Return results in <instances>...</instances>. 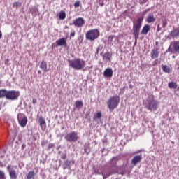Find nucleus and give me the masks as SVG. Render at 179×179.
I'll list each match as a JSON object with an SVG mask.
<instances>
[{
    "instance_id": "9d476101",
    "label": "nucleus",
    "mask_w": 179,
    "mask_h": 179,
    "mask_svg": "<svg viewBox=\"0 0 179 179\" xmlns=\"http://www.w3.org/2000/svg\"><path fill=\"white\" fill-rule=\"evenodd\" d=\"M73 24L76 27H82L85 24V19L78 17L73 21Z\"/></svg>"
},
{
    "instance_id": "49530a36",
    "label": "nucleus",
    "mask_w": 179,
    "mask_h": 179,
    "mask_svg": "<svg viewBox=\"0 0 179 179\" xmlns=\"http://www.w3.org/2000/svg\"><path fill=\"white\" fill-rule=\"evenodd\" d=\"M159 44V42H156V45H157Z\"/></svg>"
},
{
    "instance_id": "412c9836",
    "label": "nucleus",
    "mask_w": 179,
    "mask_h": 179,
    "mask_svg": "<svg viewBox=\"0 0 179 179\" xmlns=\"http://www.w3.org/2000/svg\"><path fill=\"white\" fill-rule=\"evenodd\" d=\"M168 86L170 89H177V83L176 82H170L168 83Z\"/></svg>"
},
{
    "instance_id": "37998d69",
    "label": "nucleus",
    "mask_w": 179,
    "mask_h": 179,
    "mask_svg": "<svg viewBox=\"0 0 179 179\" xmlns=\"http://www.w3.org/2000/svg\"><path fill=\"white\" fill-rule=\"evenodd\" d=\"M38 73H41V71L38 70Z\"/></svg>"
},
{
    "instance_id": "4c0bfd02",
    "label": "nucleus",
    "mask_w": 179,
    "mask_h": 179,
    "mask_svg": "<svg viewBox=\"0 0 179 179\" xmlns=\"http://www.w3.org/2000/svg\"><path fill=\"white\" fill-rule=\"evenodd\" d=\"M7 170L8 171V173H10V171H12V170H13V169H10V165H8V166H7Z\"/></svg>"
},
{
    "instance_id": "f704fd0d",
    "label": "nucleus",
    "mask_w": 179,
    "mask_h": 179,
    "mask_svg": "<svg viewBox=\"0 0 179 179\" xmlns=\"http://www.w3.org/2000/svg\"><path fill=\"white\" fill-rule=\"evenodd\" d=\"M103 179H106V178H107V177H110V176H111V174L110 173H109V174H108V175H106V176H105L103 173Z\"/></svg>"
},
{
    "instance_id": "6ab92c4d",
    "label": "nucleus",
    "mask_w": 179,
    "mask_h": 179,
    "mask_svg": "<svg viewBox=\"0 0 179 179\" xmlns=\"http://www.w3.org/2000/svg\"><path fill=\"white\" fill-rule=\"evenodd\" d=\"M9 176L10 179H17V174L15 170L10 171Z\"/></svg>"
},
{
    "instance_id": "423d86ee",
    "label": "nucleus",
    "mask_w": 179,
    "mask_h": 179,
    "mask_svg": "<svg viewBox=\"0 0 179 179\" xmlns=\"http://www.w3.org/2000/svg\"><path fill=\"white\" fill-rule=\"evenodd\" d=\"M64 139L67 142H76L78 141V139H79V136H78V133H76L75 131H72V132L67 134L65 136Z\"/></svg>"
},
{
    "instance_id": "6e6552de",
    "label": "nucleus",
    "mask_w": 179,
    "mask_h": 179,
    "mask_svg": "<svg viewBox=\"0 0 179 179\" xmlns=\"http://www.w3.org/2000/svg\"><path fill=\"white\" fill-rule=\"evenodd\" d=\"M171 52H179V41H174L171 43L170 47L168 49Z\"/></svg>"
},
{
    "instance_id": "4be33fe9",
    "label": "nucleus",
    "mask_w": 179,
    "mask_h": 179,
    "mask_svg": "<svg viewBox=\"0 0 179 179\" xmlns=\"http://www.w3.org/2000/svg\"><path fill=\"white\" fill-rule=\"evenodd\" d=\"M36 176L34 171H31L27 174V179H32Z\"/></svg>"
},
{
    "instance_id": "20e7f679",
    "label": "nucleus",
    "mask_w": 179,
    "mask_h": 179,
    "mask_svg": "<svg viewBox=\"0 0 179 179\" xmlns=\"http://www.w3.org/2000/svg\"><path fill=\"white\" fill-rule=\"evenodd\" d=\"M99 37H100V31L98 29H90L85 34L86 40H89L90 41H94Z\"/></svg>"
},
{
    "instance_id": "a211bd4d",
    "label": "nucleus",
    "mask_w": 179,
    "mask_h": 179,
    "mask_svg": "<svg viewBox=\"0 0 179 179\" xmlns=\"http://www.w3.org/2000/svg\"><path fill=\"white\" fill-rule=\"evenodd\" d=\"M150 30V26H149V24H146L143 27V29L141 31V34H148Z\"/></svg>"
},
{
    "instance_id": "4468645a",
    "label": "nucleus",
    "mask_w": 179,
    "mask_h": 179,
    "mask_svg": "<svg viewBox=\"0 0 179 179\" xmlns=\"http://www.w3.org/2000/svg\"><path fill=\"white\" fill-rule=\"evenodd\" d=\"M170 36L172 37V38H178V37H179V27L173 29L170 32Z\"/></svg>"
},
{
    "instance_id": "1a4fd4ad",
    "label": "nucleus",
    "mask_w": 179,
    "mask_h": 179,
    "mask_svg": "<svg viewBox=\"0 0 179 179\" xmlns=\"http://www.w3.org/2000/svg\"><path fill=\"white\" fill-rule=\"evenodd\" d=\"M157 101L155 100H152L148 103V106H147V109L150 111H152V110H157Z\"/></svg>"
},
{
    "instance_id": "7ed1b4c3",
    "label": "nucleus",
    "mask_w": 179,
    "mask_h": 179,
    "mask_svg": "<svg viewBox=\"0 0 179 179\" xmlns=\"http://www.w3.org/2000/svg\"><path fill=\"white\" fill-rule=\"evenodd\" d=\"M120 104V96L117 95L111 96L107 101V106L110 111H113L115 110L118 105Z\"/></svg>"
},
{
    "instance_id": "473e14b6",
    "label": "nucleus",
    "mask_w": 179,
    "mask_h": 179,
    "mask_svg": "<svg viewBox=\"0 0 179 179\" xmlns=\"http://www.w3.org/2000/svg\"><path fill=\"white\" fill-rule=\"evenodd\" d=\"M101 50H103V48L101 46H99L96 49V54H99Z\"/></svg>"
},
{
    "instance_id": "a878e982",
    "label": "nucleus",
    "mask_w": 179,
    "mask_h": 179,
    "mask_svg": "<svg viewBox=\"0 0 179 179\" xmlns=\"http://www.w3.org/2000/svg\"><path fill=\"white\" fill-rule=\"evenodd\" d=\"M162 70L166 73H170V67L167 65H162Z\"/></svg>"
},
{
    "instance_id": "e433bc0d",
    "label": "nucleus",
    "mask_w": 179,
    "mask_h": 179,
    "mask_svg": "<svg viewBox=\"0 0 179 179\" xmlns=\"http://www.w3.org/2000/svg\"><path fill=\"white\" fill-rule=\"evenodd\" d=\"M75 34H76L75 31H73L71 32L70 36H71V37H73L75 36Z\"/></svg>"
},
{
    "instance_id": "c9c22d12",
    "label": "nucleus",
    "mask_w": 179,
    "mask_h": 179,
    "mask_svg": "<svg viewBox=\"0 0 179 179\" xmlns=\"http://www.w3.org/2000/svg\"><path fill=\"white\" fill-rule=\"evenodd\" d=\"M162 30V27H160V24H158L157 27V31H160Z\"/></svg>"
},
{
    "instance_id": "aec40b11",
    "label": "nucleus",
    "mask_w": 179,
    "mask_h": 179,
    "mask_svg": "<svg viewBox=\"0 0 179 179\" xmlns=\"http://www.w3.org/2000/svg\"><path fill=\"white\" fill-rule=\"evenodd\" d=\"M155 21L156 18H155V15H149L146 19L147 23H155Z\"/></svg>"
},
{
    "instance_id": "dca6fc26",
    "label": "nucleus",
    "mask_w": 179,
    "mask_h": 179,
    "mask_svg": "<svg viewBox=\"0 0 179 179\" xmlns=\"http://www.w3.org/2000/svg\"><path fill=\"white\" fill-rule=\"evenodd\" d=\"M39 66L43 72H48V66H47V62H45V60H42Z\"/></svg>"
},
{
    "instance_id": "39448f33",
    "label": "nucleus",
    "mask_w": 179,
    "mask_h": 179,
    "mask_svg": "<svg viewBox=\"0 0 179 179\" xmlns=\"http://www.w3.org/2000/svg\"><path fill=\"white\" fill-rule=\"evenodd\" d=\"M143 22V17H138L136 20V24L133 25V34L136 40H137L138 37H139V31L141 30V27H142Z\"/></svg>"
},
{
    "instance_id": "9b49d317",
    "label": "nucleus",
    "mask_w": 179,
    "mask_h": 179,
    "mask_svg": "<svg viewBox=\"0 0 179 179\" xmlns=\"http://www.w3.org/2000/svg\"><path fill=\"white\" fill-rule=\"evenodd\" d=\"M39 125L42 131H45V128H47V123L45 122V119H44L43 116L39 117Z\"/></svg>"
},
{
    "instance_id": "79ce46f5",
    "label": "nucleus",
    "mask_w": 179,
    "mask_h": 179,
    "mask_svg": "<svg viewBox=\"0 0 179 179\" xmlns=\"http://www.w3.org/2000/svg\"><path fill=\"white\" fill-rule=\"evenodd\" d=\"M2 38V31H0V40Z\"/></svg>"
},
{
    "instance_id": "5701e85b",
    "label": "nucleus",
    "mask_w": 179,
    "mask_h": 179,
    "mask_svg": "<svg viewBox=\"0 0 179 179\" xmlns=\"http://www.w3.org/2000/svg\"><path fill=\"white\" fill-rule=\"evenodd\" d=\"M59 17L61 20H64L66 17V13L65 11H60L59 13Z\"/></svg>"
},
{
    "instance_id": "393cba45",
    "label": "nucleus",
    "mask_w": 179,
    "mask_h": 179,
    "mask_svg": "<svg viewBox=\"0 0 179 179\" xmlns=\"http://www.w3.org/2000/svg\"><path fill=\"white\" fill-rule=\"evenodd\" d=\"M113 57V55H111L110 52H106L103 57L106 61H111V58Z\"/></svg>"
},
{
    "instance_id": "c03bdc74",
    "label": "nucleus",
    "mask_w": 179,
    "mask_h": 179,
    "mask_svg": "<svg viewBox=\"0 0 179 179\" xmlns=\"http://www.w3.org/2000/svg\"><path fill=\"white\" fill-rule=\"evenodd\" d=\"M8 64V59L5 62V64Z\"/></svg>"
},
{
    "instance_id": "c756f323",
    "label": "nucleus",
    "mask_w": 179,
    "mask_h": 179,
    "mask_svg": "<svg viewBox=\"0 0 179 179\" xmlns=\"http://www.w3.org/2000/svg\"><path fill=\"white\" fill-rule=\"evenodd\" d=\"M0 179H6V176H5V172L2 170H0Z\"/></svg>"
},
{
    "instance_id": "7c9ffc66",
    "label": "nucleus",
    "mask_w": 179,
    "mask_h": 179,
    "mask_svg": "<svg viewBox=\"0 0 179 179\" xmlns=\"http://www.w3.org/2000/svg\"><path fill=\"white\" fill-rule=\"evenodd\" d=\"M101 112H98L94 118H97L98 120H100V118H101Z\"/></svg>"
},
{
    "instance_id": "cd10ccee",
    "label": "nucleus",
    "mask_w": 179,
    "mask_h": 179,
    "mask_svg": "<svg viewBox=\"0 0 179 179\" xmlns=\"http://www.w3.org/2000/svg\"><path fill=\"white\" fill-rule=\"evenodd\" d=\"M162 27H163V29H165V27H167V24H168V23H167V19L163 18V19L162 20Z\"/></svg>"
},
{
    "instance_id": "2f4dec72",
    "label": "nucleus",
    "mask_w": 179,
    "mask_h": 179,
    "mask_svg": "<svg viewBox=\"0 0 179 179\" xmlns=\"http://www.w3.org/2000/svg\"><path fill=\"white\" fill-rule=\"evenodd\" d=\"M75 8H79L80 6V1H76L74 3Z\"/></svg>"
},
{
    "instance_id": "f3484780",
    "label": "nucleus",
    "mask_w": 179,
    "mask_h": 179,
    "mask_svg": "<svg viewBox=\"0 0 179 179\" xmlns=\"http://www.w3.org/2000/svg\"><path fill=\"white\" fill-rule=\"evenodd\" d=\"M151 58L153 59L159 57V50L157 49H152L150 52Z\"/></svg>"
},
{
    "instance_id": "58836bf2",
    "label": "nucleus",
    "mask_w": 179,
    "mask_h": 179,
    "mask_svg": "<svg viewBox=\"0 0 179 179\" xmlns=\"http://www.w3.org/2000/svg\"><path fill=\"white\" fill-rule=\"evenodd\" d=\"M32 103H33V104H36V103H37V99H32Z\"/></svg>"
},
{
    "instance_id": "ddd939ff",
    "label": "nucleus",
    "mask_w": 179,
    "mask_h": 179,
    "mask_svg": "<svg viewBox=\"0 0 179 179\" xmlns=\"http://www.w3.org/2000/svg\"><path fill=\"white\" fill-rule=\"evenodd\" d=\"M113 69L107 68L103 71V76L105 78H112L113 77Z\"/></svg>"
},
{
    "instance_id": "ea45409f",
    "label": "nucleus",
    "mask_w": 179,
    "mask_h": 179,
    "mask_svg": "<svg viewBox=\"0 0 179 179\" xmlns=\"http://www.w3.org/2000/svg\"><path fill=\"white\" fill-rule=\"evenodd\" d=\"M96 174H99L101 176H103V172H99V171H95Z\"/></svg>"
},
{
    "instance_id": "2eb2a0df",
    "label": "nucleus",
    "mask_w": 179,
    "mask_h": 179,
    "mask_svg": "<svg viewBox=\"0 0 179 179\" xmlns=\"http://www.w3.org/2000/svg\"><path fill=\"white\" fill-rule=\"evenodd\" d=\"M141 160H142V155H136L132 159L131 164H134V166H136L137 163H141Z\"/></svg>"
},
{
    "instance_id": "bb28decb",
    "label": "nucleus",
    "mask_w": 179,
    "mask_h": 179,
    "mask_svg": "<svg viewBox=\"0 0 179 179\" xmlns=\"http://www.w3.org/2000/svg\"><path fill=\"white\" fill-rule=\"evenodd\" d=\"M115 38V35H110L108 38V44H113V40Z\"/></svg>"
},
{
    "instance_id": "f257e3e1",
    "label": "nucleus",
    "mask_w": 179,
    "mask_h": 179,
    "mask_svg": "<svg viewBox=\"0 0 179 179\" xmlns=\"http://www.w3.org/2000/svg\"><path fill=\"white\" fill-rule=\"evenodd\" d=\"M20 96V92L16 90H0V98L6 97L7 100H17Z\"/></svg>"
},
{
    "instance_id": "72a5a7b5",
    "label": "nucleus",
    "mask_w": 179,
    "mask_h": 179,
    "mask_svg": "<svg viewBox=\"0 0 179 179\" xmlns=\"http://www.w3.org/2000/svg\"><path fill=\"white\" fill-rule=\"evenodd\" d=\"M61 159H62L63 160H65V159H66V154H63L61 157Z\"/></svg>"
},
{
    "instance_id": "0eeeda50",
    "label": "nucleus",
    "mask_w": 179,
    "mask_h": 179,
    "mask_svg": "<svg viewBox=\"0 0 179 179\" xmlns=\"http://www.w3.org/2000/svg\"><path fill=\"white\" fill-rule=\"evenodd\" d=\"M18 122L22 128H24L27 125V117L24 113H18L17 115Z\"/></svg>"
},
{
    "instance_id": "f8f14e48",
    "label": "nucleus",
    "mask_w": 179,
    "mask_h": 179,
    "mask_svg": "<svg viewBox=\"0 0 179 179\" xmlns=\"http://www.w3.org/2000/svg\"><path fill=\"white\" fill-rule=\"evenodd\" d=\"M56 47H67L68 44L66 43V39L65 38H60L56 41Z\"/></svg>"
},
{
    "instance_id": "f03ea898",
    "label": "nucleus",
    "mask_w": 179,
    "mask_h": 179,
    "mask_svg": "<svg viewBox=\"0 0 179 179\" xmlns=\"http://www.w3.org/2000/svg\"><path fill=\"white\" fill-rule=\"evenodd\" d=\"M69 66L76 71H82L86 66V62L80 58L74 59L69 61Z\"/></svg>"
},
{
    "instance_id": "b1692460",
    "label": "nucleus",
    "mask_w": 179,
    "mask_h": 179,
    "mask_svg": "<svg viewBox=\"0 0 179 179\" xmlns=\"http://www.w3.org/2000/svg\"><path fill=\"white\" fill-rule=\"evenodd\" d=\"M75 107L76 108H81V107H83V102H82V101H76L75 103Z\"/></svg>"
},
{
    "instance_id": "a19ab883",
    "label": "nucleus",
    "mask_w": 179,
    "mask_h": 179,
    "mask_svg": "<svg viewBox=\"0 0 179 179\" xmlns=\"http://www.w3.org/2000/svg\"><path fill=\"white\" fill-rule=\"evenodd\" d=\"M24 148H26V144H22V149L23 150V149H24Z\"/></svg>"
},
{
    "instance_id": "a18cd8bd",
    "label": "nucleus",
    "mask_w": 179,
    "mask_h": 179,
    "mask_svg": "<svg viewBox=\"0 0 179 179\" xmlns=\"http://www.w3.org/2000/svg\"><path fill=\"white\" fill-rule=\"evenodd\" d=\"M8 64V59L5 62V64Z\"/></svg>"
},
{
    "instance_id": "c85d7f7f",
    "label": "nucleus",
    "mask_w": 179,
    "mask_h": 179,
    "mask_svg": "<svg viewBox=\"0 0 179 179\" xmlns=\"http://www.w3.org/2000/svg\"><path fill=\"white\" fill-rule=\"evenodd\" d=\"M19 6H22V3L17 1L14 2L13 4V8H15L16 9H17Z\"/></svg>"
}]
</instances>
